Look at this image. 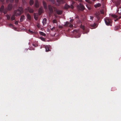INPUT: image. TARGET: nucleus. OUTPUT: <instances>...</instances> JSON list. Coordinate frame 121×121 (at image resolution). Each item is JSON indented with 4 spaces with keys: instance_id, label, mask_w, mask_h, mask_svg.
<instances>
[{
    "instance_id": "f257e3e1",
    "label": "nucleus",
    "mask_w": 121,
    "mask_h": 121,
    "mask_svg": "<svg viewBox=\"0 0 121 121\" xmlns=\"http://www.w3.org/2000/svg\"><path fill=\"white\" fill-rule=\"evenodd\" d=\"M23 9L22 7H19L18 9L15 10L14 12V15L16 16L20 15L23 12Z\"/></svg>"
},
{
    "instance_id": "f03ea898",
    "label": "nucleus",
    "mask_w": 121,
    "mask_h": 121,
    "mask_svg": "<svg viewBox=\"0 0 121 121\" xmlns=\"http://www.w3.org/2000/svg\"><path fill=\"white\" fill-rule=\"evenodd\" d=\"M104 21L106 24L107 26H112V21L108 17H106L104 19Z\"/></svg>"
},
{
    "instance_id": "7ed1b4c3",
    "label": "nucleus",
    "mask_w": 121,
    "mask_h": 121,
    "mask_svg": "<svg viewBox=\"0 0 121 121\" xmlns=\"http://www.w3.org/2000/svg\"><path fill=\"white\" fill-rule=\"evenodd\" d=\"M25 12H27L28 11L30 13H33L34 11L33 9L31 8L28 7L27 8L25 9L24 10Z\"/></svg>"
},
{
    "instance_id": "20e7f679",
    "label": "nucleus",
    "mask_w": 121,
    "mask_h": 121,
    "mask_svg": "<svg viewBox=\"0 0 121 121\" xmlns=\"http://www.w3.org/2000/svg\"><path fill=\"white\" fill-rule=\"evenodd\" d=\"M48 8L50 11L49 14L50 15L53 12V7L51 5H49L48 6Z\"/></svg>"
},
{
    "instance_id": "39448f33",
    "label": "nucleus",
    "mask_w": 121,
    "mask_h": 121,
    "mask_svg": "<svg viewBox=\"0 0 121 121\" xmlns=\"http://www.w3.org/2000/svg\"><path fill=\"white\" fill-rule=\"evenodd\" d=\"M56 1L58 4H55L57 6H59L60 4H63L65 2V1L64 0H57Z\"/></svg>"
},
{
    "instance_id": "423d86ee",
    "label": "nucleus",
    "mask_w": 121,
    "mask_h": 121,
    "mask_svg": "<svg viewBox=\"0 0 121 121\" xmlns=\"http://www.w3.org/2000/svg\"><path fill=\"white\" fill-rule=\"evenodd\" d=\"M64 9H67L70 8H71L72 9H73L74 8L73 6L72 5H71V6H70L67 4H66L64 6Z\"/></svg>"
},
{
    "instance_id": "0eeeda50",
    "label": "nucleus",
    "mask_w": 121,
    "mask_h": 121,
    "mask_svg": "<svg viewBox=\"0 0 121 121\" xmlns=\"http://www.w3.org/2000/svg\"><path fill=\"white\" fill-rule=\"evenodd\" d=\"M78 7L79 9L82 11H83L85 9V7L81 3L80 4L79 6H78Z\"/></svg>"
},
{
    "instance_id": "6e6552de",
    "label": "nucleus",
    "mask_w": 121,
    "mask_h": 121,
    "mask_svg": "<svg viewBox=\"0 0 121 121\" xmlns=\"http://www.w3.org/2000/svg\"><path fill=\"white\" fill-rule=\"evenodd\" d=\"M51 47L50 45H47L45 46V48L46 49V52H48V51H51L50 50L51 49Z\"/></svg>"
},
{
    "instance_id": "1a4fd4ad",
    "label": "nucleus",
    "mask_w": 121,
    "mask_h": 121,
    "mask_svg": "<svg viewBox=\"0 0 121 121\" xmlns=\"http://www.w3.org/2000/svg\"><path fill=\"white\" fill-rule=\"evenodd\" d=\"M95 15L97 18L98 20H99L100 19V18L101 17L100 13L99 12H96L95 14Z\"/></svg>"
},
{
    "instance_id": "9d476101",
    "label": "nucleus",
    "mask_w": 121,
    "mask_h": 121,
    "mask_svg": "<svg viewBox=\"0 0 121 121\" xmlns=\"http://www.w3.org/2000/svg\"><path fill=\"white\" fill-rule=\"evenodd\" d=\"M65 25V26L69 27H72L73 26V25L71 24L70 23L67 22H66Z\"/></svg>"
},
{
    "instance_id": "9b49d317",
    "label": "nucleus",
    "mask_w": 121,
    "mask_h": 121,
    "mask_svg": "<svg viewBox=\"0 0 121 121\" xmlns=\"http://www.w3.org/2000/svg\"><path fill=\"white\" fill-rule=\"evenodd\" d=\"M96 26V24L95 23H94V24H91L89 26V28L91 29L95 28Z\"/></svg>"
},
{
    "instance_id": "f8f14e48",
    "label": "nucleus",
    "mask_w": 121,
    "mask_h": 121,
    "mask_svg": "<svg viewBox=\"0 0 121 121\" xmlns=\"http://www.w3.org/2000/svg\"><path fill=\"white\" fill-rule=\"evenodd\" d=\"M12 8V5L11 4H9L8 5L7 9L8 10H11Z\"/></svg>"
},
{
    "instance_id": "ddd939ff",
    "label": "nucleus",
    "mask_w": 121,
    "mask_h": 121,
    "mask_svg": "<svg viewBox=\"0 0 121 121\" xmlns=\"http://www.w3.org/2000/svg\"><path fill=\"white\" fill-rule=\"evenodd\" d=\"M35 7L38 8L39 6V2L37 0H36L35 1Z\"/></svg>"
},
{
    "instance_id": "4468645a",
    "label": "nucleus",
    "mask_w": 121,
    "mask_h": 121,
    "mask_svg": "<svg viewBox=\"0 0 121 121\" xmlns=\"http://www.w3.org/2000/svg\"><path fill=\"white\" fill-rule=\"evenodd\" d=\"M25 17L24 15H22L21 16L20 18V21L21 22H22L25 19Z\"/></svg>"
},
{
    "instance_id": "2eb2a0df",
    "label": "nucleus",
    "mask_w": 121,
    "mask_h": 121,
    "mask_svg": "<svg viewBox=\"0 0 121 121\" xmlns=\"http://www.w3.org/2000/svg\"><path fill=\"white\" fill-rule=\"evenodd\" d=\"M47 19L46 18H44L43 20L42 23L43 26H44L47 23Z\"/></svg>"
},
{
    "instance_id": "dca6fc26",
    "label": "nucleus",
    "mask_w": 121,
    "mask_h": 121,
    "mask_svg": "<svg viewBox=\"0 0 121 121\" xmlns=\"http://www.w3.org/2000/svg\"><path fill=\"white\" fill-rule=\"evenodd\" d=\"M43 3L44 9H47V7L46 3L44 1H43Z\"/></svg>"
},
{
    "instance_id": "f3484780",
    "label": "nucleus",
    "mask_w": 121,
    "mask_h": 121,
    "mask_svg": "<svg viewBox=\"0 0 121 121\" xmlns=\"http://www.w3.org/2000/svg\"><path fill=\"white\" fill-rule=\"evenodd\" d=\"M39 14V15H40L43 12V9L41 8H39L38 10Z\"/></svg>"
},
{
    "instance_id": "a211bd4d",
    "label": "nucleus",
    "mask_w": 121,
    "mask_h": 121,
    "mask_svg": "<svg viewBox=\"0 0 121 121\" xmlns=\"http://www.w3.org/2000/svg\"><path fill=\"white\" fill-rule=\"evenodd\" d=\"M56 12L57 14L58 15H61L62 13V11L61 10H57Z\"/></svg>"
},
{
    "instance_id": "6ab92c4d",
    "label": "nucleus",
    "mask_w": 121,
    "mask_h": 121,
    "mask_svg": "<svg viewBox=\"0 0 121 121\" xmlns=\"http://www.w3.org/2000/svg\"><path fill=\"white\" fill-rule=\"evenodd\" d=\"M27 19L29 20H30L31 19V16L29 13H27Z\"/></svg>"
},
{
    "instance_id": "aec40b11",
    "label": "nucleus",
    "mask_w": 121,
    "mask_h": 121,
    "mask_svg": "<svg viewBox=\"0 0 121 121\" xmlns=\"http://www.w3.org/2000/svg\"><path fill=\"white\" fill-rule=\"evenodd\" d=\"M4 6L2 5L0 9V11L1 12H2L3 10H4Z\"/></svg>"
},
{
    "instance_id": "412c9836",
    "label": "nucleus",
    "mask_w": 121,
    "mask_h": 121,
    "mask_svg": "<svg viewBox=\"0 0 121 121\" xmlns=\"http://www.w3.org/2000/svg\"><path fill=\"white\" fill-rule=\"evenodd\" d=\"M34 3V1L33 0H30L29 2V3L30 5H32Z\"/></svg>"
},
{
    "instance_id": "4be33fe9",
    "label": "nucleus",
    "mask_w": 121,
    "mask_h": 121,
    "mask_svg": "<svg viewBox=\"0 0 121 121\" xmlns=\"http://www.w3.org/2000/svg\"><path fill=\"white\" fill-rule=\"evenodd\" d=\"M118 13L119 14H121V8H119L117 10Z\"/></svg>"
},
{
    "instance_id": "5701e85b",
    "label": "nucleus",
    "mask_w": 121,
    "mask_h": 121,
    "mask_svg": "<svg viewBox=\"0 0 121 121\" xmlns=\"http://www.w3.org/2000/svg\"><path fill=\"white\" fill-rule=\"evenodd\" d=\"M101 6V4H100L98 3L97 4H95L94 5L95 7L96 8L98 7H99Z\"/></svg>"
},
{
    "instance_id": "b1692460",
    "label": "nucleus",
    "mask_w": 121,
    "mask_h": 121,
    "mask_svg": "<svg viewBox=\"0 0 121 121\" xmlns=\"http://www.w3.org/2000/svg\"><path fill=\"white\" fill-rule=\"evenodd\" d=\"M15 16L14 14L11 17V21H13L15 20Z\"/></svg>"
},
{
    "instance_id": "393cba45",
    "label": "nucleus",
    "mask_w": 121,
    "mask_h": 121,
    "mask_svg": "<svg viewBox=\"0 0 121 121\" xmlns=\"http://www.w3.org/2000/svg\"><path fill=\"white\" fill-rule=\"evenodd\" d=\"M39 34L43 36H45L46 34L40 31L39 32Z\"/></svg>"
},
{
    "instance_id": "a878e982",
    "label": "nucleus",
    "mask_w": 121,
    "mask_h": 121,
    "mask_svg": "<svg viewBox=\"0 0 121 121\" xmlns=\"http://www.w3.org/2000/svg\"><path fill=\"white\" fill-rule=\"evenodd\" d=\"M14 0H6V2L7 3H8L9 2H10L12 3L14 1Z\"/></svg>"
},
{
    "instance_id": "bb28decb",
    "label": "nucleus",
    "mask_w": 121,
    "mask_h": 121,
    "mask_svg": "<svg viewBox=\"0 0 121 121\" xmlns=\"http://www.w3.org/2000/svg\"><path fill=\"white\" fill-rule=\"evenodd\" d=\"M120 4V2H119L118 1L116 2V5L117 6V7L118 6H119Z\"/></svg>"
},
{
    "instance_id": "cd10ccee",
    "label": "nucleus",
    "mask_w": 121,
    "mask_h": 121,
    "mask_svg": "<svg viewBox=\"0 0 121 121\" xmlns=\"http://www.w3.org/2000/svg\"><path fill=\"white\" fill-rule=\"evenodd\" d=\"M49 1L51 2L53 4H55L54 0H49Z\"/></svg>"
},
{
    "instance_id": "c85d7f7f",
    "label": "nucleus",
    "mask_w": 121,
    "mask_h": 121,
    "mask_svg": "<svg viewBox=\"0 0 121 121\" xmlns=\"http://www.w3.org/2000/svg\"><path fill=\"white\" fill-rule=\"evenodd\" d=\"M77 36H76V38L79 37L80 36V35L78 33H77Z\"/></svg>"
},
{
    "instance_id": "c756f323",
    "label": "nucleus",
    "mask_w": 121,
    "mask_h": 121,
    "mask_svg": "<svg viewBox=\"0 0 121 121\" xmlns=\"http://www.w3.org/2000/svg\"><path fill=\"white\" fill-rule=\"evenodd\" d=\"M52 22L53 23H57V21L55 19L53 20Z\"/></svg>"
},
{
    "instance_id": "7c9ffc66",
    "label": "nucleus",
    "mask_w": 121,
    "mask_h": 121,
    "mask_svg": "<svg viewBox=\"0 0 121 121\" xmlns=\"http://www.w3.org/2000/svg\"><path fill=\"white\" fill-rule=\"evenodd\" d=\"M111 16L112 17L115 18L117 17H118L117 15H115L112 14V15Z\"/></svg>"
},
{
    "instance_id": "2f4dec72",
    "label": "nucleus",
    "mask_w": 121,
    "mask_h": 121,
    "mask_svg": "<svg viewBox=\"0 0 121 121\" xmlns=\"http://www.w3.org/2000/svg\"><path fill=\"white\" fill-rule=\"evenodd\" d=\"M6 16L7 17V19L8 20H9L10 19V16L8 15H6Z\"/></svg>"
},
{
    "instance_id": "473e14b6",
    "label": "nucleus",
    "mask_w": 121,
    "mask_h": 121,
    "mask_svg": "<svg viewBox=\"0 0 121 121\" xmlns=\"http://www.w3.org/2000/svg\"><path fill=\"white\" fill-rule=\"evenodd\" d=\"M80 27L84 30H85L84 26L83 25H82V24L81 25Z\"/></svg>"
},
{
    "instance_id": "72a5a7b5",
    "label": "nucleus",
    "mask_w": 121,
    "mask_h": 121,
    "mask_svg": "<svg viewBox=\"0 0 121 121\" xmlns=\"http://www.w3.org/2000/svg\"><path fill=\"white\" fill-rule=\"evenodd\" d=\"M40 39L42 40L43 41H45V39L43 37H40L39 38Z\"/></svg>"
},
{
    "instance_id": "f704fd0d",
    "label": "nucleus",
    "mask_w": 121,
    "mask_h": 121,
    "mask_svg": "<svg viewBox=\"0 0 121 121\" xmlns=\"http://www.w3.org/2000/svg\"><path fill=\"white\" fill-rule=\"evenodd\" d=\"M3 12L4 13V14H6L7 13V10H5V9H4Z\"/></svg>"
},
{
    "instance_id": "c9c22d12",
    "label": "nucleus",
    "mask_w": 121,
    "mask_h": 121,
    "mask_svg": "<svg viewBox=\"0 0 121 121\" xmlns=\"http://www.w3.org/2000/svg\"><path fill=\"white\" fill-rule=\"evenodd\" d=\"M37 26L38 28H39L40 27V25L39 23H37Z\"/></svg>"
},
{
    "instance_id": "e433bc0d",
    "label": "nucleus",
    "mask_w": 121,
    "mask_h": 121,
    "mask_svg": "<svg viewBox=\"0 0 121 121\" xmlns=\"http://www.w3.org/2000/svg\"><path fill=\"white\" fill-rule=\"evenodd\" d=\"M119 28V27L118 26H116L115 28V30H118Z\"/></svg>"
},
{
    "instance_id": "4c0bfd02",
    "label": "nucleus",
    "mask_w": 121,
    "mask_h": 121,
    "mask_svg": "<svg viewBox=\"0 0 121 121\" xmlns=\"http://www.w3.org/2000/svg\"><path fill=\"white\" fill-rule=\"evenodd\" d=\"M29 32L30 33L32 34H33L34 33V32L30 30H29Z\"/></svg>"
},
{
    "instance_id": "58836bf2",
    "label": "nucleus",
    "mask_w": 121,
    "mask_h": 121,
    "mask_svg": "<svg viewBox=\"0 0 121 121\" xmlns=\"http://www.w3.org/2000/svg\"><path fill=\"white\" fill-rule=\"evenodd\" d=\"M86 1L89 3H91V1L89 0H85Z\"/></svg>"
},
{
    "instance_id": "ea45409f",
    "label": "nucleus",
    "mask_w": 121,
    "mask_h": 121,
    "mask_svg": "<svg viewBox=\"0 0 121 121\" xmlns=\"http://www.w3.org/2000/svg\"><path fill=\"white\" fill-rule=\"evenodd\" d=\"M90 19H91L92 20H93V18L94 17L93 16H90Z\"/></svg>"
},
{
    "instance_id": "a19ab883",
    "label": "nucleus",
    "mask_w": 121,
    "mask_h": 121,
    "mask_svg": "<svg viewBox=\"0 0 121 121\" xmlns=\"http://www.w3.org/2000/svg\"><path fill=\"white\" fill-rule=\"evenodd\" d=\"M74 20L73 19H72L70 20V22L72 23H73V21Z\"/></svg>"
},
{
    "instance_id": "79ce46f5",
    "label": "nucleus",
    "mask_w": 121,
    "mask_h": 121,
    "mask_svg": "<svg viewBox=\"0 0 121 121\" xmlns=\"http://www.w3.org/2000/svg\"><path fill=\"white\" fill-rule=\"evenodd\" d=\"M100 12L101 14H103L104 13V11L103 10L100 11Z\"/></svg>"
},
{
    "instance_id": "37998d69",
    "label": "nucleus",
    "mask_w": 121,
    "mask_h": 121,
    "mask_svg": "<svg viewBox=\"0 0 121 121\" xmlns=\"http://www.w3.org/2000/svg\"><path fill=\"white\" fill-rule=\"evenodd\" d=\"M77 22L78 23H82V22L80 20H79L78 21H77Z\"/></svg>"
},
{
    "instance_id": "c03bdc74",
    "label": "nucleus",
    "mask_w": 121,
    "mask_h": 121,
    "mask_svg": "<svg viewBox=\"0 0 121 121\" xmlns=\"http://www.w3.org/2000/svg\"><path fill=\"white\" fill-rule=\"evenodd\" d=\"M15 24L16 25H17L18 24V22L17 21H16L15 22Z\"/></svg>"
},
{
    "instance_id": "a18cd8bd",
    "label": "nucleus",
    "mask_w": 121,
    "mask_h": 121,
    "mask_svg": "<svg viewBox=\"0 0 121 121\" xmlns=\"http://www.w3.org/2000/svg\"><path fill=\"white\" fill-rule=\"evenodd\" d=\"M58 27L60 29H62L63 27V26H59Z\"/></svg>"
},
{
    "instance_id": "49530a36",
    "label": "nucleus",
    "mask_w": 121,
    "mask_h": 121,
    "mask_svg": "<svg viewBox=\"0 0 121 121\" xmlns=\"http://www.w3.org/2000/svg\"><path fill=\"white\" fill-rule=\"evenodd\" d=\"M33 45L35 47H36L37 46V45H35L34 44H33Z\"/></svg>"
},
{
    "instance_id": "de8ad7c7",
    "label": "nucleus",
    "mask_w": 121,
    "mask_h": 121,
    "mask_svg": "<svg viewBox=\"0 0 121 121\" xmlns=\"http://www.w3.org/2000/svg\"><path fill=\"white\" fill-rule=\"evenodd\" d=\"M75 18H77L78 19H79V17L78 16H77Z\"/></svg>"
},
{
    "instance_id": "09e8293b",
    "label": "nucleus",
    "mask_w": 121,
    "mask_h": 121,
    "mask_svg": "<svg viewBox=\"0 0 121 121\" xmlns=\"http://www.w3.org/2000/svg\"><path fill=\"white\" fill-rule=\"evenodd\" d=\"M19 0H15V1L16 3H17L18 1Z\"/></svg>"
},
{
    "instance_id": "8fccbe9b",
    "label": "nucleus",
    "mask_w": 121,
    "mask_h": 121,
    "mask_svg": "<svg viewBox=\"0 0 121 121\" xmlns=\"http://www.w3.org/2000/svg\"><path fill=\"white\" fill-rule=\"evenodd\" d=\"M22 1L23 3H25V0H22Z\"/></svg>"
},
{
    "instance_id": "3c124183",
    "label": "nucleus",
    "mask_w": 121,
    "mask_h": 121,
    "mask_svg": "<svg viewBox=\"0 0 121 121\" xmlns=\"http://www.w3.org/2000/svg\"><path fill=\"white\" fill-rule=\"evenodd\" d=\"M4 0H0L1 1L2 3H3L4 1Z\"/></svg>"
},
{
    "instance_id": "603ef678",
    "label": "nucleus",
    "mask_w": 121,
    "mask_h": 121,
    "mask_svg": "<svg viewBox=\"0 0 121 121\" xmlns=\"http://www.w3.org/2000/svg\"><path fill=\"white\" fill-rule=\"evenodd\" d=\"M9 25L10 26H13V25L11 24H9Z\"/></svg>"
},
{
    "instance_id": "864d4df0",
    "label": "nucleus",
    "mask_w": 121,
    "mask_h": 121,
    "mask_svg": "<svg viewBox=\"0 0 121 121\" xmlns=\"http://www.w3.org/2000/svg\"><path fill=\"white\" fill-rule=\"evenodd\" d=\"M118 20V19H116L115 20V22L117 21Z\"/></svg>"
},
{
    "instance_id": "5fc2aeb1",
    "label": "nucleus",
    "mask_w": 121,
    "mask_h": 121,
    "mask_svg": "<svg viewBox=\"0 0 121 121\" xmlns=\"http://www.w3.org/2000/svg\"><path fill=\"white\" fill-rule=\"evenodd\" d=\"M35 18L36 20H37V18L35 17Z\"/></svg>"
},
{
    "instance_id": "6e6d98bb",
    "label": "nucleus",
    "mask_w": 121,
    "mask_h": 121,
    "mask_svg": "<svg viewBox=\"0 0 121 121\" xmlns=\"http://www.w3.org/2000/svg\"><path fill=\"white\" fill-rule=\"evenodd\" d=\"M121 18V16L120 17H119V18Z\"/></svg>"
},
{
    "instance_id": "4d7b16f0",
    "label": "nucleus",
    "mask_w": 121,
    "mask_h": 121,
    "mask_svg": "<svg viewBox=\"0 0 121 121\" xmlns=\"http://www.w3.org/2000/svg\"><path fill=\"white\" fill-rule=\"evenodd\" d=\"M93 1H95V0H92Z\"/></svg>"
},
{
    "instance_id": "13d9d810",
    "label": "nucleus",
    "mask_w": 121,
    "mask_h": 121,
    "mask_svg": "<svg viewBox=\"0 0 121 121\" xmlns=\"http://www.w3.org/2000/svg\"><path fill=\"white\" fill-rule=\"evenodd\" d=\"M89 9H90V8H89Z\"/></svg>"
},
{
    "instance_id": "bf43d9fd",
    "label": "nucleus",
    "mask_w": 121,
    "mask_h": 121,
    "mask_svg": "<svg viewBox=\"0 0 121 121\" xmlns=\"http://www.w3.org/2000/svg\"><path fill=\"white\" fill-rule=\"evenodd\" d=\"M53 28H52V29H53Z\"/></svg>"
},
{
    "instance_id": "052dcab7",
    "label": "nucleus",
    "mask_w": 121,
    "mask_h": 121,
    "mask_svg": "<svg viewBox=\"0 0 121 121\" xmlns=\"http://www.w3.org/2000/svg\"><path fill=\"white\" fill-rule=\"evenodd\" d=\"M87 33V32H86V33Z\"/></svg>"
}]
</instances>
